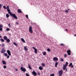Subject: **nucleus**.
I'll return each mask as SVG.
<instances>
[{"mask_svg": "<svg viewBox=\"0 0 76 76\" xmlns=\"http://www.w3.org/2000/svg\"><path fill=\"white\" fill-rule=\"evenodd\" d=\"M3 8L4 9H6L7 10V11L8 12V13H9L10 16H12V17H13L14 18H15V19H18V17H16V15H15V14H12V12H10V10L9 9V5H8L7 7H6V6H3Z\"/></svg>", "mask_w": 76, "mask_h": 76, "instance_id": "nucleus-1", "label": "nucleus"}, {"mask_svg": "<svg viewBox=\"0 0 76 76\" xmlns=\"http://www.w3.org/2000/svg\"><path fill=\"white\" fill-rule=\"evenodd\" d=\"M58 72L59 73V76H62V75H63V70H60V71H59Z\"/></svg>", "mask_w": 76, "mask_h": 76, "instance_id": "nucleus-2", "label": "nucleus"}, {"mask_svg": "<svg viewBox=\"0 0 76 76\" xmlns=\"http://www.w3.org/2000/svg\"><path fill=\"white\" fill-rule=\"evenodd\" d=\"M32 29V28L31 26H30L29 28V31L31 33V34H32V33H33V31Z\"/></svg>", "mask_w": 76, "mask_h": 76, "instance_id": "nucleus-3", "label": "nucleus"}, {"mask_svg": "<svg viewBox=\"0 0 76 76\" xmlns=\"http://www.w3.org/2000/svg\"><path fill=\"white\" fill-rule=\"evenodd\" d=\"M20 69L21 71H22V72H26V69L25 68H23V67H21Z\"/></svg>", "mask_w": 76, "mask_h": 76, "instance_id": "nucleus-4", "label": "nucleus"}, {"mask_svg": "<svg viewBox=\"0 0 76 76\" xmlns=\"http://www.w3.org/2000/svg\"><path fill=\"white\" fill-rule=\"evenodd\" d=\"M68 62H67L65 64V65H64L63 66V67H64V68L65 69V67H66L67 66V65H68Z\"/></svg>", "mask_w": 76, "mask_h": 76, "instance_id": "nucleus-5", "label": "nucleus"}, {"mask_svg": "<svg viewBox=\"0 0 76 76\" xmlns=\"http://www.w3.org/2000/svg\"><path fill=\"white\" fill-rule=\"evenodd\" d=\"M32 48L34 49V53H35V54L37 53V49L36 48H34V47H32Z\"/></svg>", "mask_w": 76, "mask_h": 76, "instance_id": "nucleus-6", "label": "nucleus"}, {"mask_svg": "<svg viewBox=\"0 0 76 76\" xmlns=\"http://www.w3.org/2000/svg\"><path fill=\"white\" fill-rule=\"evenodd\" d=\"M32 74L34 75V76H37V74L35 72V71H33L32 72Z\"/></svg>", "mask_w": 76, "mask_h": 76, "instance_id": "nucleus-7", "label": "nucleus"}, {"mask_svg": "<svg viewBox=\"0 0 76 76\" xmlns=\"http://www.w3.org/2000/svg\"><path fill=\"white\" fill-rule=\"evenodd\" d=\"M7 53L9 56H10V55H11V53L10 52V51L9 50H7Z\"/></svg>", "mask_w": 76, "mask_h": 76, "instance_id": "nucleus-8", "label": "nucleus"}, {"mask_svg": "<svg viewBox=\"0 0 76 76\" xmlns=\"http://www.w3.org/2000/svg\"><path fill=\"white\" fill-rule=\"evenodd\" d=\"M5 52L6 50H5L4 48H3L2 49V50L1 51V53H4Z\"/></svg>", "mask_w": 76, "mask_h": 76, "instance_id": "nucleus-9", "label": "nucleus"}, {"mask_svg": "<svg viewBox=\"0 0 76 76\" xmlns=\"http://www.w3.org/2000/svg\"><path fill=\"white\" fill-rule=\"evenodd\" d=\"M70 52H71V51L70 50H68L67 51V53H68V55L69 56H70L71 55V53H70Z\"/></svg>", "mask_w": 76, "mask_h": 76, "instance_id": "nucleus-10", "label": "nucleus"}, {"mask_svg": "<svg viewBox=\"0 0 76 76\" xmlns=\"http://www.w3.org/2000/svg\"><path fill=\"white\" fill-rule=\"evenodd\" d=\"M53 61H57L58 60V58H57L55 57L53 58Z\"/></svg>", "mask_w": 76, "mask_h": 76, "instance_id": "nucleus-11", "label": "nucleus"}, {"mask_svg": "<svg viewBox=\"0 0 76 76\" xmlns=\"http://www.w3.org/2000/svg\"><path fill=\"white\" fill-rule=\"evenodd\" d=\"M39 70H42V69H43V67L41 66H39Z\"/></svg>", "mask_w": 76, "mask_h": 76, "instance_id": "nucleus-12", "label": "nucleus"}, {"mask_svg": "<svg viewBox=\"0 0 76 76\" xmlns=\"http://www.w3.org/2000/svg\"><path fill=\"white\" fill-rule=\"evenodd\" d=\"M6 40L7 42H10V39H7Z\"/></svg>", "mask_w": 76, "mask_h": 76, "instance_id": "nucleus-13", "label": "nucleus"}, {"mask_svg": "<svg viewBox=\"0 0 76 76\" xmlns=\"http://www.w3.org/2000/svg\"><path fill=\"white\" fill-rule=\"evenodd\" d=\"M2 62L3 64H6V62L4 61H2Z\"/></svg>", "mask_w": 76, "mask_h": 76, "instance_id": "nucleus-14", "label": "nucleus"}, {"mask_svg": "<svg viewBox=\"0 0 76 76\" xmlns=\"http://www.w3.org/2000/svg\"><path fill=\"white\" fill-rule=\"evenodd\" d=\"M63 69L64 70H65V69L66 72H67V69L66 67H65V68L64 69V67H63Z\"/></svg>", "mask_w": 76, "mask_h": 76, "instance_id": "nucleus-15", "label": "nucleus"}, {"mask_svg": "<svg viewBox=\"0 0 76 76\" xmlns=\"http://www.w3.org/2000/svg\"><path fill=\"white\" fill-rule=\"evenodd\" d=\"M24 49L25 51L28 50V48H26V47L25 46L24 47Z\"/></svg>", "mask_w": 76, "mask_h": 76, "instance_id": "nucleus-16", "label": "nucleus"}, {"mask_svg": "<svg viewBox=\"0 0 76 76\" xmlns=\"http://www.w3.org/2000/svg\"><path fill=\"white\" fill-rule=\"evenodd\" d=\"M4 39H5V40H6L7 39V37L6 36H4Z\"/></svg>", "mask_w": 76, "mask_h": 76, "instance_id": "nucleus-17", "label": "nucleus"}, {"mask_svg": "<svg viewBox=\"0 0 76 76\" xmlns=\"http://www.w3.org/2000/svg\"><path fill=\"white\" fill-rule=\"evenodd\" d=\"M18 12L19 13H22V11H21V10H20V9L18 10Z\"/></svg>", "mask_w": 76, "mask_h": 76, "instance_id": "nucleus-18", "label": "nucleus"}, {"mask_svg": "<svg viewBox=\"0 0 76 76\" xmlns=\"http://www.w3.org/2000/svg\"><path fill=\"white\" fill-rule=\"evenodd\" d=\"M10 16L9 15V14H7L6 15V17L7 18H9V17Z\"/></svg>", "mask_w": 76, "mask_h": 76, "instance_id": "nucleus-19", "label": "nucleus"}, {"mask_svg": "<svg viewBox=\"0 0 76 76\" xmlns=\"http://www.w3.org/2000/svg\"><path fill=\"white\" fill-rule=\"evenodd\" d=\"M21 40L23 42H25V40L21 38Z\"/></svg>", "mask_w": 76, "mask_h": 76, "instance_id": "nucleus-20", "label": "nucleus"}, {"mask_svg": "<svg viewBox=\"0 0 76 76\" xmlns=\"http://www.w3.org/2000/svg\"><path fill=\"white\" fill-rule=\"evenodd\" d=\"M57 65H58V62H56L55 64V67H57Z\"/></svg>", "mask_w": 76, "mask_h": 76, "instance_id": "nucleus-21", "label": "nucleus"}, {"mask_svg": "<svg viewBox=\"0 0 76 76\" xmlns=\"http://www.w3.org/2000/svg\"><path fill=\"white\" fill-rule=\"evenodd\" d=\"M28 65L29 68V69H30L31 70V69H32V68H31V66L29 64H28Z\"/></svg>", "mask_w": 76, "mask_h": 76, "instance_id": "nucleus-22", "label": "nucleus"}, {"mask_svg": "<svg viewBox=\"0 0 76 76\" xmlns=\"http://www.w3.org/2000/svg\"><path fill=\"white\" fill-rule=\"evenodd\" d=\"M60 61H64V59L63 58H61L60 59Z\"/></svg>", "mask_w": 76, "mask_h": 76, "instance_id": "nucleus-23", "label": "nucleus"}, {"mask_svg": "<svg viewBox=\"0 0 76 76\" xmlns=\"http://www.w3.org/2000/svg\"><path fill=\"white\" fill-rule=\"evenodd\" d=\"M44 56H45L46 55V52H44L43 53Z\"/></svg>", "mask_w": 76, "mask_h": 76, "instance_id": "nucleus-24", "label": "nucleus"}, {"mask_svg": "<svg viewBox=\"0 0 76 76\" xmlns=\"http://www.w3.org/2000/svg\"><path fill=\"white\" fill-rule=\"evenodd\" d=\"M1 39V41L2 42H4V39Z\"/></svg>", "mask_w": 76, "mask_h": 76, "instance_id": "nucleus-25", "label": "nucleus"}, {"mask_svg": "<svg viewBox=\"0 0 76 76\" xmlns=\"http://www.w3.org/2000/svg\"><path fill=\"white\" fill-rule=\"evenodd\" d=\"M42 66H43V67H44V66H45V64H44L43 63L42 64Z\"/></svg>", "mask_w": 76, "mask_h": 76, "instance_id": "nucleus-26", "label": "nucleus"}, {"mask_svg": "<svg viewBox=\"0 0 76 76\" xmlns=\"http://www.w3.org/2000/svg\"><path fill=\"white\" fill-rule=\"evenodd\" d=\"M13 44L14 45H15L16 46H18V45H17V44H16L15 42H14L13 43Z\"/></svg>", "mask_w": 76, "mask_h": 76, "instance_id": "nucleus-27", "label": "nucleus"}, {"mask_svg": "<svg viewBox=\"0 0 76 76\" xmlns=\"http://www.w3.org/2000/svg\"><path fill=\"white\" fill-rule=\"evenodd\" d=\"M4 56H5L6 57L7 56V53H4Z\"/></svg>", "mask_w": 76, "mask_h": 76, "instance_id": "nucleus-28", "label": "nucleus"}, {"mask_svg": "<svg viewBox=\"0 0 76 76\" xmlns=\"http://www.w3.org/2000/svg\"><path fill=\"white\" fill-rule=\"evenodd\" d=\"M6 31H10V29L9 28H7Z\"/></svg>", "mask_w": 76, "mask_h": 76, "instance_id": "nucleus-29", "label": "nucleus"}, {"mask_svg": "<svg viewBox=\"0 0 76 76\" xmlns=\"http://www.w3.org/2000/svg\"><path fill=\"white\" fill-rule=\"evenodd\" d=\"M72 63H71L69 65V67H70V66H72Z\"/></svg>", "mask_w": 76, "mask_h": 76, "instance_id": "nucleus-30", "label": "nucleus"}, {"mask_svg": "<svg viewBox=\"0 0 76 76\" xmlns=\"http://www.w3.org/2000/svg\"><path fill=\"white\" fill-rule=\"evenodd\" d=\"M50 76H54V74H52L50 75Z\"/></svg>", "mask_w": 76, "mask_h": 76, "instance_id": "nucleus-31", "label": "nucleus"}, {"mask_svg": "<svg viewBox=\"0 0 76 76\" xmlns=\"http://www.w3.org/2000/svg\"><path fill=\"white\" fill-rule=\"evenodd\" d=\"M65 13H68L69 11H68V10H65Z\"/></svg>", "mask_w": 76, "mask_h": 76, "instance_id": "nucleus-32", "label": "nucleus"}, {"mask_svg": "<svg viewBox=\"0 0 76 76\" xmlns=\"http://www.w3.org/2000/svg\"><path fill=\"white\" fill-rule=\"evenodd\" d=\"M47 50L48 51V52H50V49H48Z\"/></svg>", "mask_w": 76, "mask_h": 76, "instance_id": "nucleus-33", "label": "nucleus"}, {"mask_svg": "<svg viewBox=\"0 0 76 76\" xmlns=\"http://www.w3.org/2000/svg\"><path fill=\"white\" fill-rule=\"evenodd\" d=\"M3 28V26L2 25H0V28Z\"/></svg>", "mask_w": 76, "mask_h": 76, "instance_id": "nucleus-34", "label": "nucleus"}, {"mask_svg": "<svg viewBox=\"0 0 76 76\" xmlns=\"http://www.w3.org/2000/svg\"><path fill=\"white\" fill-rule=\"evenodd\" d=\"M26 76H30L29 75V74H28L26 73Z\"/></svg>", "mask_w": 76, "mask_h": 76, "instance_id": "nucleus-35", "label": "nucleus"}, {"mask_svg": "<svg viewBox=\"0 0 76 76\" xmlns=\"http://www.w3.org/2000/svg\"><path fill=\"white\" fill-rule=\"evenodd\" d=\"M37 75H40V73H39V72H37Z\"/></svg>", "mask_w": 76, "mask_h": 76, "instance_id": "nucleus-36", "label": "nucleus"}, {"mask_svg": "<svg viewBox=\"0 0 76 76\" xmlns=\"http://www.w3.org/2000/svg\"><path fill=\"white\" fill-rule=\"evenodd\" d=\"M3 67L4 69H6V66H4Z\"/></svg>", "mask_w": 76, "mask_h": 76, "instance_id": "nucleus-37", "label": "nucleus"}, {"mask_svg": "<svg viewBox=\"0 0 76 76\" xmlns=\"http://www.w3.org/2000/svg\"><path fill=\"white\" fill-rule=\"evenodd\" d=\"M1 7H2V5L0 4V8H1Z\"/></svg>", "mask_w": 76, "mask_h": 76, "instance_id": "nucleus-38", "label": "nucleus"}, {"mask_svg": "<svg viewBox=\"0 0 76 76\" xmlns=\"http://www.w3.org/2000/svg\"><path fill=\"white\" fill-rule=\"evenodd\" d=\"M2 30H3L2 28H0V31H2Z\"/></svg>", "mask_w": 76, "mask_h": 76, "instance_id": "nucleus-39", "label": "nucleus"}, {"mask_svg": "<svg viewBox=\"0 0 76 76\" xmlns=\"http://www.w3.org/2000/svg\"><path fill=\"white\" fill-rule=\"evenodd\" d=\"M26 17L28 19V15H26Z\"/></svg>", "mask_w": 76, "mask_h": 76, "instance_id": "nucleus-40", "label": "nucleus"}, {"mask_svg": "<svg viewBox=\"0 0 76 76\" xmlns=\"http://www.w3.org/2000/svg\"><path fill=\"white\" fill-rule=\"evenodd\" d=\"M15 24H16V25H19V23H18V22H16V23Z\"/></svg>", "mask_w": 76, "mask_h": 76, "instance_id": "nucleus-41", "label": "nucleus"}, {"mask_svg": "<svg viewBox=\"0 0 76 76\" xmlns=\"http://www.w3.org/2000/svg\"><path fill=\"white\" fill-rule=\"evenodd\" d=\"M66 56H67V55H66V54H65L64 55V57H66Z\"/></svg>", "mask_w": 76, "mask_h": 76, "instance_id": "nucleus-42", "label": "nucleus"}, {"mask_svg": "<svg viewBox=\"0 0 76 76\" xmlns=\"http://www.w3.org/2000/svg\"><path fill=\"white\" fill-rule=\"evenodd\" d=\"M9 56H10V55H9V56H7V58H9Z\"/></svg>", "mask_w": 76, "mask_h": 76, "instance_id": "nucleus-43", "label": "nucleus"}, {"mask_svg": "<svg viewBox=\"0 0 76 76\" xmlns=\"http://www.w3.org/2000/svg\"><path fill=\"white\" fill-rule=\"evenodd\" d=\"M8 25L10 28V27H11V26H10V24H9Z\"/></svg>", "mask_w": 76, "mask_h": 76, "instance_id": "nucleus-44", "label": "nucleus"}, {"mask_svg": "<svg viewBox=\"0 0 76 76\" xmlns=\"http://www.w3.org/2000/svg\"><path fill=\"white\" fill-rule=\"evenodd\" d=\"M71 68H73V66L72 65L71 66Z\"/></svg>", "mask_w": 76, "mask_h": 76, "instance_id": "nucleus-45", "label": "nucleus"}, {"mask_svg": "<svg viewBox=\"0 0 76 76\" xmlns=\"http://www.w3.org/2000/svg\"><path fill=\"white\" fill-rule=\"evenodd\" d=\"M61 45H64V44H63V43H62L61 44Z\"/></svg>", "mask_w": 76, "mask_h": 76, "instance_id": "nucleus-46", "label": "nucleus"}, {"mask_svg": "<svg viewBox=\"0 0 76 76\" xmlns=\"http://www.w3.org/2000/svg\"><path fill=\"white\" fill-rule=\"evenodd\" d=\"M2 46H3V47H4V44H3L2 45Z\"/></svg>", "mask_w": 76, "mask_h": 76, "instance_id": "nucleus-47", "label": "nucleus"}, {"mask_svg": "<svg viewBox=\"0 0 76 76\" xmlns=\"http://www.w3.org/2000/svg\"><path fill=\"white\" fill-rule=\"evenodd\" d=\"M65 31H67V29H65Z\"/></svg>", "mask_w": 76, "mask_h": 76, "instance_id": "nucleus-48", "label": "nucleus"}, {"mask_svg": "<svg viewBox=\"0 0 76 76\" xmlns=\"http://www.w3.org/2000/svg\"><path fill=\"white\" fill-rule=\"evenodd\" d=\"M16 71H18V69H15Z\"/></svg>", "mask_w": 76, "mask_h": 76, "instance_id": "nucleus-49", "label": "nucleus"}, {"mask_svg": "<svg viewBox=\"0 0 76 76\" xmlns=\"http://www.w3.org/2000/svg\"><path fill=\"white\" fill-rule=\"evenodd\" d=\"M0 38H2V37H1V36L0 35Z\"/></svg>", "mask_w": 76, "mask_h": 76, "instance_id": "nucleus-50", "label": "nucleus"}, {"mask_svg": "<svg viewBox=\"0 0 76 76\" xmlns=\"http://www.w3.org/2000/svg\"><path fill=\"white\" fill-rule=\"evenodd\" d=\"M74 36H75V37H76V34H74Z\"/></svg>", "mask_w": 76, "mask_h": 76, "instance_id": "nucleus-51", "label": "nucleus"}, {"mask_svg": "<svg viewBox=\"0 0 76 76\" xmlns=\"http://www.w3.org/2000/svg\"><path fill=\"white\" fill-rule=\"evenodd\" d=\"M68 10H70V9H68Z\"/></svg>", "mask_w": 76, "mask_h": 76, "instance_id": "nucleus-52", "label": "nucleus"}, {"mask_svg": "<svg viewBox=\"0 0 76 76\" xmlns=\"http://www.w3.org/2000/svg\"><path fill=\"white\" fill-rule=\"evenodd\" d=\"M1 10V9H0V10Z\"/></svg>", "mask_w": 76, "mask_h": 76, "instance_id": "nucleus-53", "label": "nucleus"}]
</instances>
